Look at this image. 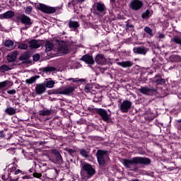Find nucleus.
<instances>
[{"instance_id":"obj_21","label":"nucleus","mask_w":181,"mask_h":181,"mask_svg":"<svg viewBox=\"0 0 181 181\" xmlns=\"http://www.w3.org/2000/svg\"><path fill=\"white\" fill-rule=\"evenodd\" d=\"M17 110L18 109L16 107H8L5 109L4 112H6L7 115H15V114H16Z\"/></svg>"},{"instance_id":"obj_48","label":"nucleus","mask_w":181,"mask_h":181,"mask_svg":"<svg viewBox=\"0 0 181 181\" xmlns=\"http://www.w3.org/2000/svg\"><path fill=\"white\" fill-rule=\"evenodd\" d=\"M18 49H22L23 50H26L28 49V45L25 43H22L20 45H18Z\"/></svg>"},{"instance_id":"obj_17","label":"nucleus","mask_w":181,"mask_h":181,"mask_svg":"<svg viewBox=\"0 0 181 181\" xmlns=\"http://www.w3.org/2000/svg\"><path fill=\"white\" fill-rule=\"evenodd\" d=\"M80 60H81L82 62H84L85 63H86V64L93 65L95 63L94 58H93V57H91L90 55H88V54L83 55L80 59Z\"/></svg>"},{"instance_id":"obj_45","label":"nucleus","mask_w":181,"mask_h":181,"mask_svg":"<svg viewBox=\"0 0 181 181\" xmlns=\"http://www.w3.org/2000/svg\"><path fill=\"white\" fill-rule=\"evenodd\" d=\"M32 11H33V8H32L31 6H28L26 7L25 13H27V15H30V13H32Z\"/></svg>"},{"instance_id":"obj_14","label":"nucleus","mask_w":181,"mask_h":181,"mask_svg":"<svg viewBox=\"0 0 181 181\" xmlns=\"http://www.w3.org/2000/svg\"><path fill=\"white\" fill-rule=\"evenodd\" d=\"M148 52H149V48L141 45L140 47H134L133 48V52L134 54H141L142 56H145Z\"/></svg>"},{"instance_id":"obj_41","label":"nucleus","mask_w":181,"mask_h":181,"mask_svg":"<svg viewBox=\"0 0 181 181\" xmlns=\"http://www.w3.org/2000/svg\"><path fill=\"white\" fill-rule=\"evenodd\" d=\"M11 70V68L6 64H3L0 66V71H2L3 73L4 71H9Z\"/></svg>"},{"instance_id":"obj_18","label":"nucleus","mask_w":181,"mask_h":181,"mask_svg":"<svg viewBox=\"0 0 181 181\" xmlns=\"http://www.w3.org/2000/svg\"><path fill=\"white\" fill-rule=\"evenodd\" d=\"M15 16V12L8 11L3 14H0V19H12Z\"/></svg>"},{"instance_id":"obj_50","label":"nucleus","mask_w":181,"mask_h":181,"mask_svg":"<svg viewBox=\"0 0 181 181\" xmlns=\"http://www.w3.org/2000/svg\"><path fill=\"white\" fill-rule=\"evenodd\" d=\"M19 159L16 158H14L13 159V163H12V165H13V166H16L18 168V162Z\"/></svg>"},{"instance_id":"obj_63","label":"nucleus","mask_w":181,"mask_h":181,"mask_svg":"<svg viewBox=\"0 0 181 181\" xmlns=\"http://www.w3.org/2000/svg\"><path fill=\"white\" fill-rule=\"evenodd\" d=\"M0 54H1V52H0Z\"/></svg>"},{"instance_id":"obj_54","label":"nucleus","mask_w":181,"mask_h":181,"mask_svg":"<svg viewBox=\"0 0 181 181\" xmlns=\"http://www.w3.org/2000/svg\"><path fill=\"white\" fill-rule=\"evenodd\" d=\"M16 166H13L11 167V168L8 169V172H10V173H13V172L15 173V171L16 170Z\"/></svg>"},{"instance_id":"obj_1","label":"nucleus","mask_w":181,"mask_h":181,"mask_svg":"<svg viewBox=\"0 0 181 181\" xmlns=\"http://www.w3.org/2000/svg\"><path fill=\"white\" fill-rule=\"evenodd\" d=\"M151 158L147 157H134L131 159L124 158L122 163L126 169H130L133 172L138 171V167L136 165H143V166H149L151 163Z\"/></svg>"},{"instance_id":"obj_8","label":"nucleus","mask_w":181,"mask_h":181,"mask_svg":"<svg viewBox=\"0 0 181 181\" xmlns=\"http://www.w3.org/2000/svg\"><path fill=\"white\" fill-rule=\"evenodd\" d=\"M16 19L17 21H21L23 25H25V29H28V28H30V26L33 25L32 19L25 14H21L20 16H17Z\"/></svg>"},{"instance_id":"obj_51","label":"nucleus","mask_w":181,"mask_h":181,"mask_svg":"<svg viewBox=\"0 0 181 181\" xmlns=\"http://www.w3.org/2000/svg\"><path fill=\"white\" fill-rule=\"evenodd\" d=\"M16 93V90L15 89H11L9 90H7V94H10V95H13Z\"/></svg>"},{"instance_id":"obj_5","label":"nucleus","mask_w":181,"mask_h":181,"mask_svg":"<svg viewBox=\"0 0 181 181\" xmlns=\"http://www.w3.org/2000/svg\"><path fill=\"white\" fill-rule=\"evenodd\" d=\"M93 8L94 15L104 16V15L107 13V7L105 6V4L101 1L94 3Z\"/></svg>"},{"instance_id":"obj_27","label":"nucleus","mask_w":181,"mask_h":181,"mask_svg":"<svg viewBox=\"0 0 181 181\" xmlns=\"http://www.w3.org/2000/svg\"><path fill=\"white\" fill-rule=\"evenodd\" d=\"M144 32L147 33V35H148L147 37H153V36H155V33H153V30L148 26L144 27Z\"/></svg>"},{"instance_id":"obj_28","label":"nucleus","mask_w":181,"mask_h":181,"mask_svg":"<svg viewBox=\"0 0 181 181\" xmlns=\"http://www.w3.org/2000/svg\"><path fill=\"white\" fill-rule=\"evenodd\" d=\"M45 88H53L54 87V82L52 79H49L44 83Z\"/></svg>"},{"instance_id":"obj_16","label":"nucleus","mask_w":181,"mask_h":181,"mask_svg":"<svg viewBox=\"0 0 181 181\" xmlns=\"http://www.w3.org/2000/svg\"><path fill=\"white\" fill-rule=\"evenodd\" d=\"M95 62L100 66H105L107 64V59L103 54H98L95 57Z\"/></svg>"},{"instance_id":"obj_39","label":"nucleus","mask_w":181,"mask_h":181,"mask_svg":"<svg viewBox=\"0 0 181 181\" xmlns=\"http://www.w3.org/2000/svg\"><path fill=\"white\" fill-rule=\"evenodd\" d=\"M45 50L47 52H50L52 50V49L53 48V44L49 41L46 42L45 43Z\"/></svg>"},{"instance_id":"obj_24","label":"nucleus","mask_w":181,"mask_h":181,"mask_svg":"<svg viewBox=\"0 0 181 181\" xmlns=\"http://www.w3.org/2000/svg\"><path fill=\"white\" fill-rule=\"evenodd\" d=\"M30 49H39L40 45L37 42V40H31L28 42Z\"/></svg>"},{"instance_id":"obj_33","label":"nucleus","mask_w":181,"mask_h":181,"mask_svg":"<svg viewBox=\"0 0 181 181\" xmlns=\"http://www.w3.org/2000/svg\"><path fill=\"white\" fill-rule=\"evenodd\" d=\"M16 59V53L12 52L10 54L7 55V60L8 63H11V62H13Z\"/></svg>"},{"instance_id":"obj_26","label":"nucleus","mask_w":181,"mask_h":181,"mask_svg":"<svg viewBox=\"0 0 181 181\" xmlns=\"http://www.w3.org/2000/svg\"><path fill=\"white\" fill-rule=\"evenodd\" d=\"M3 44L8 49H13V46H15V42L12 40H6L3 42Z\"/></svg>"},{"instance_id":"obj_31","label":"nucleus","mask_w":181,"mask_h":181,"mask_svg":"<svg viewBox=\"0 0 181 181\" xmlns=\"http://www.w3.org/2000/svg\"><path fill=\"white\" fill-rule=\"evenodd\" d=\"M52 115V110H40L39 112V115L41 117H46L47 115Z\"/></svg>"},{"instance_id":"obj_49","label":"nucleus","mask_w":181,"mask_h":181,"mask_svg":"<svg viewBox=\"0 0 181 181\" xmlns=\"http://www.w3.org/2000/svg\"><path fill=\"white\" fill-rule=\"evenodd\" d=\"M33 176L34 177H36L37 179H40V177L42 176V173H36L34 171V173H33Z\"/></svg>"},{"instance_id":"obj_61","label":"nucleus","mask_w":181,"mask_h":181,"mask_svg":"<svg viewBox=\"0 0 181 181\" xmlns=\"http://www.w3.org/2000/svg\"><path fill=\"white\" fill-rule=\"evenodd\" d=\"M7 139H11V137H8Z\"/></svg>"},{"instance_id":"obj_46","label":"nucleus","mask_w":181,"mask_h":181,"mask_svg":"<svg viewBox=\"0 0 181 181\" xmlns=\"http://www.w3.org/2000/svg\"><path fill=\"white\" fill-rule=\"evenodd\" d=\"M33 59L34 62H39L40 60V54H35L33 56Z\"/></svg>"},{"instance_id":"obj_13","label":"nucleus","mask_w":181,"mask_h":181,"mask_svg":"<svg viewBox=\"0 0 181 181\" xmlns=\"http://www.w3.org/2000/svg\"><path fill=\"white\" fill-rule=\"evenodd\" d=\"M131 107H132V102L125 100L120 104L119 110L122 112L127 113L131 110Z\"/></svg>"},{"instance_id":"obj_20","label":"nucleus","mask_w":181,"mask_h":181,"mask_svg":"<svg viewBox=\"0 0 181 181\" xmlns=\"http://www.w3.org/2000/svg\"><path fill=\"white\" fill-rule=\"evenodd\" d=\"M40 71L42 73H52V71H57V69L54 66H46L40 69Z\"/></svg>"},{"instance_id":"obj_10","label":"nucleus","mask_w":181,"mask_h":181,"mask_svg":"<svg viewBox=\"0 0 181 181\" xmlns=\"http://www.w3.org/2000/svg\"><path fill=\"white\" fill-rule=\"evenodd\" d=\"M149 81L156 87L158 86H165V84H166V80L163 78L160 74L156 75L154 77L151 78Z\"/></svg>"},{"instance_id":"obj_40","label":"nucleus","mask_w":181,"mask_h":181,"mask_svg":"<svg viewBox=\"0 0 181 181\" xmlns=\"http://www.w3.org/2000/svg\"><path fill=\"white\" fill-rule=\"evenodd\" d=\"M69 81H72L73 83H83V81H85L83 78H71L68 79Z\"/></svg>"},{"instance_id":"obj_42","label":"nucleus","mask_w":181,"mask_h":181,"mask_svg":"<svg viewBox=\"0 0 181 181\" xmlns=\"http://www.w3.org/2000/svg\"><path fill=\"white\" fill-rule=\"evenodd\" d=\"M83 2H86V0H71L69 4L75 6L78 4H83Z\"/></svg>"},{"instance_id":"obj_43","label":"nucleus","mask_w":181,"mask_h":181,"mask_svg":"<svg viewBox=\"0 0 181 181\" xmlns=\"http://www.w3.org/2000/svg\"><path fill=\"white\" fill-rule=\"evenodd\" d=\"M35 81H36V77H35V76H33V77L25 80L26 84H33V83H35Z\"/></svg>"},{"instance_id":"obj_44","label":"nucleus","mask_w":181,"mask_h":181,"mask_svg":"<svg viewBox=\"0 0 181 181\" xmlns=\"http://www.w3.org/2000/svg\"><path fill=\"white\" fill-rule=\"evenodd\" d=\"M59 52H64V53H67L69 48L66 45H62L59 47Z\"/></svg>"},{"instance_id":"obj_30","label":"nucleus","mask_w":181,"mask_h":181,"mask_svg":"<svg viewBox=\"0 0 181 181\" xmlns=\"http://www.w3.org/2000/svg\"><path fill=\"white\" fill-rule=\"evenodd\" d=\"M68 25H69V28H71L72 29H77L80 26V24H78V22L73 21H70Z\"/></svg>"},{"instance_id":"obj_52","label":"nucleus","mask_w":181,"mask_h":181,"mask_svg":"<svg viewBox=\"0 0 181 181\" xmlns=\"http://www.w3.org/2000/svg\"><path fill=\"white\" fill-rule=\"evenodd\" d=\"M22 179L23 180H29V179H32V175L23 176Z\"/></svg>"},{"instance_id":"obj_3","label":"nucleus","mask_w":181,"mask_h":181,"mask_svg":"<svg viewBox=\"0 0 181 181\" xmlns=\"http://www.w3.org/2000/svg\"><path fill=\"white\" fill-rule=\"evenodd\" d=\"M95 169L93 168V165L89 163H85L82 166L81 170V176L84 180H88L90 177H93L95 175Z\"/></svg>"},{"instance_id":"obj_55","label":"nucleus","mask_w":181,"mask_h":181,"mask_svg":"<svg viewBox=\"0 0 181 181\" xmlns=\"http://www.w3.org/2000/svg\"><path fill=\"white\" fill-rule=\"evenodd\" d=\"M35 172H36V170L33 168H30V170H28V172L25 173V175H29L30 173H35Z\"/></svg>"},{"instance_id":"obj_11","label":"nucleus","mask_w":181,"mask_h":181,"mask_svg":"<svg viewBox=\"0 0 181 181\" xmlns=\"http://www.w3.org/2000/svg\"><path fill=\"white\" fill-rule=\"evenodd\" d=\"M95 112L101 117L103 121L105 122H110L111 118L108 115V112L103 108H96L95 109Z\"/></svg>"},{"instance_id":"obj_6","label":"nucleus","mask_w":181,"mask_h":181,"mask_svg":"<svg viewBox=\"0 0 181 181\" xmlns=\"http://www.w3.org/2000/svg\"><path fill=\"white\" fill-rule=\"evenodd\" d=\"M35 8H37V9H38L41 12H43V13H47V15L56 13V11H57V8H56V7L49 6L42 3L35 4Z\"/></svg>"},{"instance_id":"obj_38","label":"nucleus","mask_w":181,"mask_h":181,"mask_svg":"<svg viewBox=\"0 0 181 181\" xmlns=\"http://www.w3.org/2000/svg\"><path fill=\"white\" fill-rule=\"evenodd\" d=\"M172 42L175 43V45H179V46H181V38L178 36H175L172 38Z\"/></svg>"},{"instance_id":"obj_37","label":"nucleus","mask_w":181,"mask_h":181,"mask_svg":"<svg viewBox=\"0 0 181 181\" xmlns=\"http://www.w3.org/2000/svg\"><path fill=\"white\" fill-rule=\"evenodd\" d=\"M126 30H129V32H132V30H134V25H132V24H129V21H127V22H126Z\"/></svg>"},{"instance_id":"obj_53","label":"nucleus","mask_w":181,"mask_h":181,"mask_svg":"<svg viewBox=\"0 0 181 181\" xmlns=\"http://www.w3.org/2000/svg\"><path fill=\"white\" fill-rule=\"evenodd\" d=\"M19 173H21L22 175H25V172H23V171H22L19 169L16 170L13 174L14 175H19Z\"/></svg>"},{"instance_id":"obj_35","label":"nucleus","mask_w":181,"mask_h":181,"mask_svg":"<svg viewBox=\"0 0 181 181\" xmlns=\"http://www.w3.org/2000/svg\"><path fill=\"white\" fill-rule=\"evenodd\" d=\"M64 151H66V152H68V153L71 156H76V150L70 148L69 147H66L64 148Z\"/></svg>"},{"instance_id":"obj_56","label":"nucleus","mask_w":181,"mask_h":181,"mask_svg":"<svg viewBox=\"0 0 181 181\" xmlns=\"http://www.w3.org/2000/svg\"><path fill=\"white\" fill-rule=\"evenodd\" d=\"M158 39H165V34L161 33H158Z\"/></svg>"},{"instance_id":"obj_4","label":"nucleus","mask_w":181,"mask_h":181,"mask_svg":"<svg viewBox=\"0 0 181 181\" xmlns=\"http://www.w3.org/2000/svg\"><path fill=\"white\" fill-rule=\"evenodd\" d=\"M75 90H76V88L73 86H69L67 88L62 87V88H58L56 89L49 90H47V94L48 95H52V94L69 95V94H73Z\"/></svg>"},{"instance_id":"obj_60","label":"nucleus","mask_w":181,"mask_h":181,"mask_svg":"<svg viewBox=\"0 0 181 181\" xmlns=\"http://www.w3.org/2000/svg\"><path fill=\"white\" fill-rule=\"evenodd\" d=\"M14 104H15V105H18V103H15Z\"/></svg>"},{"instance_id":"obj_34","label":"nucleus","mask_w":181,"mask_h":181,"mask_svg":"<svg viewBox=\"0 0 181 181\" xmlns=\"http://www.w3.org/2000/svg\"><path fill=\"white\" fill-rule=\"evenodd\" d=\"M30 58V54L29 52H24L20 57V60H29Z\"/></svg>"},{"instance_id":"obj_58","label":"nucleus","mask_w":181,"mask_h":181,"mask_svg":"<svg viewBox=\"0 0 181 181\" xmlns=\"http://www.w3.org/2000/svg\"><path fill=\"white\" fill-rule=\"evenodd\" d=\"M110 2H115V0H110Z\"/></svg>"},{"instance_id":"obj_47","label":"nucleus","mask_w":181,"mask_h":181,"mask_svg":"<svg viewBox=\"0 0 181 181\" xmlns=\"http://www.w3.org/2000/svg\"><path fill=\"white\" fill-rule=\"evenodd\" d=\"M91 90H92V88H91V85H86L85 86V92L86 93H91Z\"/></svg>"},{"instance_id":"obj_32","label":"nucleus","mask_w":181,"mask_h":181,"mask_svg":"<svg viewBox=\"0 0 181 181\" xmlns=\"http://www.w3.org/2000/svg\"><path fill=\"white\" fill-rule=\"evenodd\" d=\"M170 59L174 63H179L181 60V57L179 55L173 54L170 56Z\"/></svg>"},{"instance_id":"obj_9","label":"nucleus","mask_w":181,"mask_h":181,"mask_svg":"<svg viewBox=\"0 0 181 181\" xmlns=\"http://www.w3.org/2000/svg\"><path fill=\"white\" fill-rule=\"evenodd\" d=\"M129 8L132 9V11H141V9L144 8V1L141 0H131L129 4Z\"/></svg>"},{"instance_id":"obj_12","label":"nucleus","mask_w":181,"mask_h":181,"mask_svg":"<svg viewBox=\"0 0 181 181\" xmlns=\"http://www.w3.org/2000/svg\"><path fill=\"white\" fill-rule=\"evenodd\" d=\"M51 153L53 155L52 157V162L56 164L60 163L63 160V157L62 156V154H60V152L57 149H52Z\"/></svg>"},{"instance_id":"obj_59","label":"nucleus","mask_w":181,"mask_h":181,"mask_svg":"<svg viewBox=\"0 0 181 181\" xmlns=\"http://www.w3.org/2000/svg\"><path fill=\"white\" fill-rule=\"evenodd\" d=\"M34 77H36V78H39V76H34Z\"/></svg>"},{"instance_id":"obj_36","label":"nucleus","mask_w":181,"mask_h":181,"mask_svg":"<svg viewBox=\"0 0 181 181\" xmlns=\"http://www.w3.org/2000/svg\"><path fill=\"white\" fill-rule=\"evenodd\" d=\"M9 84H11V81H4L2 82H0V90H3V88H5V87H9Z\"/></svg>"},{"instance_id":"obj_25","label":"nucleus","mask_w":181,"mask_h":181,"mask_svg":"<svg viewBox=\"0 0 181 181\" xmlns=\"http://www.w3.org/2000/svg\"><path fill=\"white\" fill-rule=\"evenodd\" d=\"M1 179L4 181H18L19 180V177H16L15 178H12L11 176V173H9L7 176L5 175H3L1 176Z\"/></svg>"},{"instance_id":"obj_15","label":"nucleus","mask_w":181,"mask_h":181,"mask_svg":"<svg viewBox=\"0 0 181 181\" xmlns=\"http://www.w3.org/2000/svg\"><path fill=\"white\" fill-rule=\"evenodd\" d=\"M35 92L37 95H42L46 93V86L45 83H37L35 88Z\"/></svg>"},{"instance_id":"obj_2","label":"nucleus","mask_w":181,"mask_h":181,"mask_svg":"<svg viewBox=\"0 0 181 181\" xmlns=\"http://www.w3.org/2000/svg\"><path fill=\"white\" fill-rule=\"evenodd\" d=\"M96 158L99 164L100 168L103 170H105V166L107 165V160L110 159L108 156V151L106 150L99 149L96 152Z\"/></svg>"},{"instance_id":"obj_62","label":"nucleus","mask_w":181,"mask_h":181,"mask_svg":"<svg viewBox=\"0 0 181 181\" xmlns=\"http://www.w3.org/2000/svg\"><path fill=\"white\" fill-rule=\"evenodd\" d=\"M144 36H146V33H144Z\"/></svg>"},{"instance_id":"obj_23","label":"nucleus","mask_w":181,"mask_h":181,"mask_svg":"<svg viewBox=\"0 0 181 181\" xmlns=\"http://www.w3.org/2000/svg\"><path fill=\"white\" fill-rule=\"evenodd\" d=\"M152 15H153V11L147 9L141 13V18L142 19H149Z\"/></svg>"},{"instance_id":"obj_19","label":"nucleus","mask_w":181,"mask_h":181,"mask_svg":"<svg viewBox=\"0 0 181 181\" xmlns=\"http://www.w3.org/2000/svg\"><path fill=\"white\" fill-rule=\"evenodd\" d=\"M117 64L118 66H120V67H122L123 69L132 67L134 66V62L131 61H122L121 62H117Z\"/></svg>"},{"instance_id":"obj_29","label":"nucleus","mask_w":181,"mask_h":181,"mask_svg":"<svg viewBox=\"0 0 181 181\" xmlns=\"http://www.w3.org/2000/svg\"><path fill=\"white\" fill-rule=\"evenodd\" d=\"M79 155L83 158H90V152L84 148H81L79 150Z\"/></svg>"},{"instance_id":"obj_57","label":"nucleus","mask_w":181,"mask_h":181,"mask_svg":"<svg viewBox=\"0 0 181 181\" xmlns=\"http://www.w3.org/2000/svg\"><path fill=\"white\" fill-rule=\"evenodd\" d=\"M0 138H5V132L4 130L0 131Z\"/></svg>"},{"instance_id":"obj_22","label":"nucleus","mask_w":181,"mask_h":181,"mask_svg":"<svg viewBox=\"0 0 181 181\" xmlns=\"http://www.w3.org/2000/svg\"><path fill=\"white\" fill-rule=\"evenodd\" d=\"M57 165H59V168H62V169H63L64 170L70 169V163H66V161H64L63 159Z\"/></svg>"},{"instance_id":"obj_7","label":"nucleus","mask_w":181,"mask_h":181,"mask_svg":"<svg viewBox=\"0 0 181 181\" xmlns=\"http://www.w3.org/2000/svg\"><path fill=\"white\" fill-rule=\"evenodd\" d=\"M139 91L144 94V95H156L158 93V89L153 87L142 86L139 88Z\"/></svg>"}]
</instances>
